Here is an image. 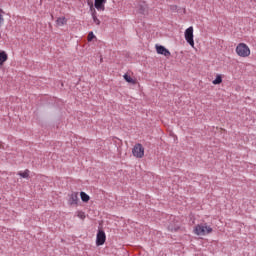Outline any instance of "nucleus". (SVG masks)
I'll use <instances>...</instances> for the list:
<instances>
[{
	"instance_id": "nucleus-3",
	"label": "nucleus",
	"mask_w": 256,
	"mask_h": 256,
	"mask_svg": "<svg viewBox=\"0 0 256 256\" xmlns=\"http://www.w3.org/2000/svg\"><path fill=\"white\" fill-rule=\"evenodd\" d=\"M235 52L238 57L247 58L251 55V48L246 43L241 42L236 46Z\"/></svg>"
},
{
	"instance_id": "nucleus-12",
	"label": "nucleus",
	"mask_w": 256,
	"mask_h": 256,
	"mask_svg": "<svg viewBox=\"0 0 256 256\" xmlns=\"http://www.w3.org/2000/svg\"><path fill=\"white\" fill-rule=\"evenodd\" d=\"M213 85H221L223 83V76L218 74L216 78L212 81Z\"/></svg>"
},
{
	"instance_id": "nucleus-6",
	"label": "nucleus",
	"mask_w": 256,
	"mask_h": 256,
	"mask_svg": "<svg viewBox=\"0 0 256 256\" xmlns=\"http://www.w3.org/2000/svg\"><path fill=\"white\" fill-rule=\"evenodd\" d=\"M136 11L139 15H149V6L145 2H139Z\"/></svg>"
},
{
	"instance_id": "nucleus-16",
	"label": "nucleus",
	"mask_w": 256,
	"mask_h": 256,
	"mask_svg": "<svg viewBox=\"0 0 256 256\" xmlns=\"http://www.w3.org/2000/svg\"><path fill=\"white\" fill-rule=\"evenodd\" d=\"M77 217H78L79 219H81L82 221H85V218H86L87 216L85 215V212H83V211H78V212H77Z\"/></svg>"
},
{
	"instance_id": "nucleus-9",
	"label": "nucleus",
	"mask_w": 256,
	"mask_h": 256,
	"mask_svg": "<svg viewBox=\"0 0 256 256\" xmlns=\"http://www.w3.org/2000/svg\"><path fill=\"white\" fill-rule=\"evenodd\" d=\"M69 205H78L79 203V193L73 192L68 199Z\"/></svg>"
},
{
	"instance_id": "nucleus-17",
	"label": "nucleus",
	"mask_w": 256,
	"mask_h": 256,
	"mask_svg": "<svg viewBox=\"0 0 256 256\" xmlns=\"http://www.w3.org/2000/svg\"><path fill=\"white\" fill-rule=\"evenodd\" d=\"M87 39L89 42L93 41L95 39V34H93V32H89Z\"/></svg>"
},
{
	"instance_id": "nucleus-4",
	"label": "nucleus",
	"mask_w": 256,
	"mask_h": 256,
	"mask_svg": "<svg viewBox=\"0 0 256 256\" xmlns=\"http://www.w3.org/2000/svg\"><path fill=\"white\" fill-rule=\"evenodd\" d=\"M132 154L137 158V159H143L145 157V148L141 143H137L134 145L132 149Z\"/></svg>"
},
{
	"instance_id": "nucleus-14",
	"label": "nucleus",
	"mask_w": 256,
	"mask_h": 256,
	"mask_svg": "<svg viewBox=\"0 0 256 256\" xmlns=\"http://www.w3.org/2000/svg\"><path fill=\"white\" fill-rule=\"evenodd\" d=\"M56 23L59 27H63L67 23V18L65 17H60L56 20Z\"/></svg>"
},
{
	"instance_id": "nucleus-5",
	"label": "nucleus",
	"mask_w": 256,
	"mask_h": 256,
	"mask_svg": "<svg viewBox=\"0 0 256 256\" xmlns=\"http://www.w3.org/2000/svg\"><path fill=\"white\" fill-rule=\"evenodd\" d=\"M184 37L186 42L190 44V46L195 47V40L193 39V26L187 28L184 32Z\"/></svg>"
},
{
	"instance_id": "nucleus-13",
	"label": "nucleus",
	"mask_w": 256,
	"mask_h": 256,
	"mask_svg": "<svg viewBox=\"0 0 256 256\" xmlns=\"http://www.w3.org/2000/svg\"><path fill=\"white\" fill-rule=\"evenodd\" d=\"M80 197L83 203H89V200L91 199V197L85 192H80Z\"/></svg>"
},
{
	"instance_id": "nucleus-8",
	"label": "nucleus",
	"mask_w": 256,
	"mask_h": 256,
	"mask_svg": "<svg viewBox=\"0 0 256 256\" xmlns=\"http://www.w3.org/2000/svg\"><path fill=\"white\" fill-rule=\"evenodd\" d=\"M155 49L158 55H164V57H171V52L167 48H165V46L156 44Z\"/></svg>"
},
{
	"instance_id": "nucleus-11",
	"label": "nucleus",
	"mask_w": 256,
	"mask_h": 256,
	"mask_svg": "<svg viewBox=\"0 0 256 256\" xmlns=\"http://www.w3.org/2000/svg\"><path fill=\"white\" fill-rule=\"evenodd\" d=\"M123 78L126 83H130L131 85H137V78H133L129 76V74H124Z\"/></svg>"
},
{
	"instance_id": "nucleus-19",
	"label": "nucleus",
	"mask_w": 256,
	"mask_h": 256,
	"mask_svg": "<svg viewBox=\"0 0 256 256\" xmlns=\"http://www.w3.org/2000/svg\"><path fill=\"white\" fill-rule=\"evenodd\" d=\"M168 229H169V231H173L174 230L173 228H171V226H169Z\"/></svg>"
},
{
	"instance_id": "nucleus-1",
	"label": "nucleus",
	"mask_w": 256,
	"mask_h": 256,
	"mask_svg": "<svg viewBox=\"0 0 256 256\" xmlns=\"http://www.w3.org/2000/svg\"><path fill=\"white\" fill-rule=\"evenodd\" d=\"M105 3H107V0H94L93 5V0H88V5L90 7L92 19L95 25H101V20L97 18V11H105Z\"/></svg>"
},
{
	"instance_id": "nucleus-15",
	"label": "nucleus",
	"mask_w": 256,
	"mask_h": 256,
	"mask_svg": "<svg viewBox=\"0 0 256 256\" xmlns=\"http://www.w3.org/2000/svg\"><path fill=\"white\" fill-rule=\"evenodd\" d=\"M18 175L23 179H29V170H25L24 172H18Z\"/></svg>"
},
{
	"instance_id": "nucleus-10",
	"label": "nucleus",
	"mask_w": 256,
	"mask_h": 256,
	"mask_svg": "<svg viewBox=\"0 0 256 256\" xmlns=\"http://www.w3.org/2000/svg\"><path fill=\"white\" fill-rule=\"evenodd\" d=\"M9 59V55L5 51L0 52V67H3L6 61Z\"/></svg>"
},
{
	"instance_id": "nucleus-7",
	"label": "nucleus",
	"mask_w": 256,
	"mask_h": 256,
	"mask_svg": "<svg viewBox=\"0 0 256 256\" xmlns=\"http://www.w3.org/2000/svg\"><path fill=\"white\" fill-rule=\"evenodd\" d=\"M107 240V236L105 235V231L99 230L96 236V245L100 247V245H105V241Z\"/></svg>"
},
{
	"instance_id": "nucleus-18",
	"label": "nucleus",
	"mask_w": 256,
	"mask_h": 256,
	"mask_svg": "<svg viewBox=\"0 0 256 256\" xmlns=\"http://www.w3.org/2000/svg\"><path fill=\"white\" fill-rule=\"evenodd\" d=\"M171 9L175 10L177 9V6H172Z\"/></svg>"
},
{
	"instance_id": "nucleus-2",
	"label": "nucleus",
	"mask_w": 256,
	"mask_h": 256,
	"mask_svg": "<svg viewBox=\"0 0 256 256\" xmlns=\"http://www.w3.org/2000/svg\"><path fill=\"white\" fill-rule=\"evenodd\" d=\"M209 233H213V228L207 224H197L194 227V234L198 235V237H205Z\"/></svg>"
}]
</instances>
